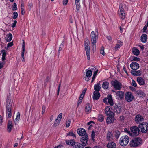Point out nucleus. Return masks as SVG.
<instances>
[{
    "label": "nucleus",
    "instance_id": "nucleus-20",
    "mask_svg": "<svg viewBox=\"0 0 148 148\" xmlns=\"http://www.w3.org/2000/svg\"><path fill=\"white\" fill-rule=\"evenodd\" d=\"M107 145L108 148H116V144L114 141H109Z\"/></svg>",
    "mask_w": 148,
    "mask_h": 148
},
{
    "label": "nucleus",
    "instance_id": "nucleus-47",
    "mask_svg": "<svg viewBox=\"0 0 148 148\" xmlns=\"http://www.w3.org/2000/svg\"><path fill=\"white\" fill-rule=\"evenodd\" d=\"M75 5H76V9L77 11H79L80 8L79 2L75 3Z\"/></svg>",
    "mask_w": 148,
    "mask_h": 148
},
{
    "label": "nucleus",
    "instance_id": "nucleus-56",
    "mask_svg": "<svg viewBox=\"0 0 148 148\" xmlns=\"http://www.w3.org/2000/svg\"><path fill=\"white\" fill-rule=\"evenodd\" d=\"M61 82H62L61 81H60V82H59V84L58 86V91H57V95H58L59 94V92L60 89V87L61 85Z\"/></svg>",
    "mask_w": 148,
    "mask_h": 148
},
{
    "label": "nucleus",
    "instance_id": "nucleus-9",
    "mask_svg": "<svg viewBox=\"0 0 148 148\" xmlns=\"http://www.w3.org/2000/svg\"><path fill=\"white\" fill-rule=\"evenodd\" d=\"M144 120L143 117L140 114L136 115L135 118V121L137 124H140L142 122H144Z\"/></svg>",
    "mask_w": 148,
    "mask_h": 148
},
{
    "label": "nucleus",
    "instance_id": "nucleus-19",
    "mask_svg": "<svg viewBox=\"0 0 148 148\" xmlns=\"http://www.w3.org/2000/svg\"><path fill=\"white\" fill-rule=\"evenodd\" d=\"M13 127V125L12 124V121L10 120H8L7 124V130L9 133H10L11 132Z\"/></svg>",
    "mask_w": 148,
    "mask_h": 148
},
{
    "label": "nucleus",
    "instance_id": "nucleus-21",
    "mask_svg": "<svg viewBox=\"0 0 148 148\" xmlns=\"http://www.w3.org/2000/svg\"><path fill=\"white\" fill-rule=\"evenodd\" d=\"M110 108L111 107L110 106H107L106 107L105 109V112L107 115L114 113L112 111L110 110Z\"/></svg>",
    "mask_w": 148,
    "mask_h": 148
},
{
    "label": "nucleus",
    "instance_id": "nucleus-22",
    "mask_svg": "<svg viewBox=\"0 0 148 148\" xmlns=\"http://www.w3.org/2000/svg\"><path fill=\"white\" fill-rule=\"evenodd\" d=\"M89 41L88 39H87L84 41L85 49L86 51H90V46L88 45Z\"/></svg>",
    "mask_w": 148,
    "mask_h": 148
},
{
    "label": "nucleus",
    "instance_id": "nucleus-16",
    "mask_svg": "<svg viewBox=\"0 0 148 148\" xmlns=\"http://www.w3.org/2000/svg\"><path fill=\"white\" fill-rule=\"evenodd\" d=\"M130 73L132 75L135 76H140L142 74V71L140 70H131Z\"/></svg>",
    "mask_w": 148,
    "mask_h": 148
},
{
    "label": "nucleus",
    "instance_id": "nucleus-46",
    "mask_svg": "<svg viewBox=\"0 0 148 148\" xmlns=\"http://www.w3.org/2000/svg\"><path fill=\"white\" fill-rule=\"evenodd\" d=\"M6 54V52H4V53L3 52V53H2V56L1 58L2 61H4L5 60Z\"/></svg>",
    "mask_w": 148,
    "mask_h": 148
},
{
    "label": "nucleus",
    "instance_id": "nucleus-26",
    "mask_svg": "<svg viewBox=\"0 0 148 148\" xmlns=\"http://www.w3.org/2000/svg\"><path fill=\"white\" fill-rule=\"evenodd\" d=\"M113 136V134H112L111 132L109 131H108L107 134V138L108 140L110 141L112 140Z\"/></svg>",
    "mask_w": 148,
    "mask_h": 148
},
{
    "label": "nucleus",
    "instance_id": "nucleus-36",
    "mask_svg": "<svg viewBox=\"0 0 148 148\" xmlns=\"http://www.w3.org/2000/svg\"><path fill=\"white\" fill-rule=\"evenodd\" d=\"M92 73V71L91 70L87 69L86 74V76L88 77H90L91 76Z\"/></svg>",
    "mask_w": 148,
    "mask_h": 148
},
{
    "label": "nucleus",
    "instance_id": "nucleus-23",
    "mask_svg": "<svg viewBox=\"0 0 148 148\" xmlns=\"http://www.w3.org/2000/svg\"><path fill=\"white\" fill-rule=\"evenodd\" d=\"M100 96L99 92H94L93 93V100H97L99 99Z\"/></svg>",
    "mask_w": 148,
    "mask_h": 148
},
{
    "label": "nucleus",
    "instance_id": "nucleus-52",
    "mask_svg": "<svg viewBox=\"0 0 148 148\" xmlns=\"http://www.w3.org/2000/svg\"><path fill=\"white\" fill-rule=\"evenodd\" d=\"M20 114L19 112H18L16 116V117L15 119V122L17 121H18L19 119L20 118Z\"/></svg>",
    "mask_w": 148,
    "mask_h": 148
},
{
    "label": "nucleus",
    "instance_id": "nucleus-3",
    "mask_svg": "<svg viewBox=\"0 0 148 148\" xmlns=\"http://www.w3.org/2000/svg\"><path fill=\"white\" fill-rule=\"evenodd\" d=\"M91 40L92 42V47L93 50L94 48H96V43L98 39V35L96 34V33L94 31H92L91 34Z\"/></svg>",
    "mask_w": 148,
    "mask_h": 148
},
{
    "label": "nucleus",
    "instance_id": "nucleus-1",
    "mask_svg": "<svg viewBox=\"0 0 148 148\" xmlns=\"http://www.w3.org/2000/svg\"><path fill=\"white\" fill-rule=\"evenodd\" d=\"M141 138L138 137L134 138L131 140L130 143V145L132 147H136L142 144Z\"/></svg>",
    "mask_w": 148,
    "mask_h": 148
},
{
    "label": "nucleus",
    "instance_id": "nucleus-43",
    "mask_svg": "<svg viewBox=\"0 0 148 148\" xmlns=\"http://www.w3.org/2000/svg\"><path fill=\"white\" fill-rule=\"evenodd\" d=\"M62 116V113H60L59 115L58 116L57 119H56V120H58V121H60Z\"/></svg>",
    "mask_w": 148,
    "mask_h": 148
},
{
    "label": "nucleus",
    "instance_id": "nucleus-25",
    "mask_svg": "<svg viewBox=\"0 0 148 148\" xmlns=\"http://www.w3.org/2000/svg\"><path fill=\"white\" fill-rule=\"evenodd\" d=\"M108 97V103L111 106H113L114 105V103L111 94H108L107 95Z\"/></svg>",
    "mask_w": 148,
    "mask_h": 148
},
{
    "label": "nucleus",
    "instance_id": "nucleus-57",
    "mask_svg": "<svg viewBox=\"0 0 148 148\" xmlns=\"http://www.w3.org/2000/svg\"><path fill=\"white\" fill-rule=\"evenodd\" d=\"M132 85L134 87H136L137 84L135 81L134 80H132Z\"/></svg>",
    "mask_w": 148,
    "mask_h": 148
},
{
    "label": "nucleus",
    "instance_id": "nucleus-55",
    "mask_svg": "<svg viewBox=\"0 0 148 148\" xmlns=\"http://www.w3.org/2000/svg\"><path fill=\"white\" fill-rule=\"evenodd\" d=\"M71 123V120L70 119H69L68 120V121L67 122H66V127L67 128L69 127Z\"/></svg>",
    "mask_w": 148,
    "mask_h": 148
},
{
    "label": "nucleus",
    "instance_id": "nucleus-24",
    "mask_svg": "<svg viewBox=\"0 0 148 148\" xmlns=\"http://www.w3.org/2000/svg\"><path fill=\"white\" fill-rule=\"evenodd\" d=\"M137 81L140 85H144L145 83L143 79L141 77H138L137 78Z\"/></svg>",
    "mask_w": 148,
    "mask_h": 148
},
{
    "label": "nucleus",
    "instance_id": "nucleus-48",
    "mask_svg": "<svg viewBox=\"0 0 148 148\" xmlns=\"http://www.w3.org/2000/svg\"><path fill=\"white\" fill-rule=\"evenodd\" d=\"M95 132L93 131L92 132L91 135V138L92 139V140L94 141L95 140Z\"/></svg>",
    "mask_w": 148,
    "mask_h": 148
},
{
    "label": "nucleus",
    "instance_id": "nucleus-64",
    "mask_svg": "<svg viewBox=\"0 0 148 148\" xmlns=\"http://www.w3.org/2000/svg\"><path fill=\"white\" fill-rule=\"evenodd\" d=\"M130 88L132 91H135L136 90V88L130 86Z\"/></svg>",
    "mask_w": 148,
    "mask_h": 148
},
{
    "label": "nucleus",
    "instance_id": "nucleus-14",
    "mask_svg": "<svg viewBox=\"0 0 148 148\" xmlns=\"http://www.w3.org/2000/svg\"><path fill=\"white\" fill-rule=\"evenodd\" d=\"M130 67L132 70H137L138 69L139 67V65L138 63L136 62H132L130 64Z\"/></svg>",
    "mask_w": 148,
    "mask_h": 148
},
{
    "label": "nucleus",
    "instance_id": "nucleus-10",
    "mask_svg": "<svg viewBox=\"0 0 148 148\" xmlns=\"http://www.w3.org/2000/svg\"><path fill=\"white\" fill-rule=\"evenodd\" d=\"M111 109L114 111V112L116 113L117 114H120L122 111L121 106H118L116 104L114 105L113 106L111 107Z\"/></svg>",
    "mask_w": 148,
    "mask_h": 148
},
{
    "label": "nucleus",
    "instance_id": "nucleus-12",
    "mask_svg": "<svg viewBox=\"0 0 148 148\" xmlns=\"http://www.w3.org/2000/svg\"><path fill=\"white\" fill-rule=\"evenodd\" d=\"M125 98L128 102H130L133 100L134 96L132 93L128 92L125 94Z\"/></svg>",
    "mask_w": 148,
    "mask_h": 148
},
{
    "label": "nucleus",
    "instance_id": "nucleus-18",
    "mask_svg": "<svg viewBox=\"0 0 148 148\" xmlns=\"http://www.w3.org/2000/svg\"><path fill=\"white\" fill-rule=\"evenodd\" d=\"M92 106L89 103H87L85 106V112L87 114L90 113L92 109Z\"/></svg>",
    "mask_w": 148,
    "mask_h": 148
},
{
    "label": "nucleus",
    "instance_id": "nucleus-4",
    "mask_svg": "<svg viewBox=\"0 0 148 148\" xmlns=\"http://www.w3.org/2000/svg\"><path fill=\"white\" fill-rule=\"evenodd\" d=\"M129 138L128 136L125 135L121 137L120 140V144L122 146H125L129 141Z\"/></svg>",
    "mask_w": 148,
    "mask_h": 148
},
{
    "label": "nucleus",
    "instance_id": "nucleus-53",
    "mask_svg": "<svg viewBox=\"0 0 148 148\" xmlns=\"http://www.w3.org/2000/svg\"><path fill=\"white\" fill-rule=\"evenodd\" d=\"M58 120H56V119L55 120L54 123L53 124V126L56 127L59 124L60 121H57Z\"/></svg>",
    "mask_w": 148,
    "mask_h": 148
},
{
    "label": "nucleus",
    "instance_id": "nucleus-13",
    "mask_svg": "<svg viewBox=\"0 0 148 148\" xmlns=\"http://www.w3.org/2000/svg\"><path fill=\"white\" fill-rule=\"evenodd\" d=\"M113 92H115L116 94V98L118 100H121L123 98L124 96V93L122 91L115 92L114 90H112Z\"/></svg>",
    "mask_w": 148,
    "mask_h": 148
},
{
    "label": "nucleus",
    "instance_id": "nucleus-42",
    "mask_svg": "<svg viewBox=\"0 0 148 148\" xmlns=\"http://www.w3.org/2000/svg\"><path fill=\"white\" fill-rule=\"evenodd\" d=\"M49 76H48L47 78H46V79L44 81V86L45 87L46 86H47V83H48L49 81Z\"/></svg>",
    "mask_w": 148,
    "mask_h": 148
},
{
    "label": "nucleus",
    "instance_id": "nucleus-63",
    "mask_svg": "<svg viewBox=\"0 0 148 148\" xmlns=\"http://www.w3.org/2000/svg\"><path fill=\"white\" fill-rule=\"evenodd\" d=\"M107 100H108V97L107 98H105L103 99V101L104 103H108V101H107Z\"/></svg>",
    "mask_w": 148,
    "mask_h": 148
},
{
    "label": "nucleus",
    "instance_id": "nucleus-8",
    "mask_svg": "<svg viewBox=\"0 0 148 148\" xmlns=\"http://www.w3.org/2000/svg\"><path fill=\"white\" fill-rule=\"evenodd\" d=\"M139 128L138 126H135L131 127L130 130L132 134L135 136H138L140 134V131Z\"/></svg>",
    "mask_w": 148,
    "mask_h": 148
},
{
    "label": "nucleus",
    "instance_id": "nucleus-59",
    "mask_svg": "<svg viewBox=\"0 0 148 148\" xmlns=\"http://www.w3.org/2000/svg\"><path fill=\"white\" fill-rule=\"evenodd\" d=\"M82 99H80V98H79V99L78 101V102H77V107H78L79 105L81 103H82Z\"/></svg>",
    "mask_w": 148,
    "mask_h": 148
},
{
    "label": "nucleus",
    "instance_id": "nucleus-35",
    "mask_svg": "<svg viewBox=\"0 0 148 148\" xmlns=\"http://www.w3.org/2000/svg\"><path fill=\"white\" fill-rule=\"evenodd\" d=\"M84 146L82 144L78 142H76L75 145L73 147L75 148H84Z\"/></svg>",
    "mask_w": 148,
    "mask_h": 148
},
{
    "label": "nucleus",
    "instance_id": "nucleus-62",
    "mask_svg": "<svg viewBox=\"0 0 148 148\" xmlns=\"http://www.w3.org/2000/svg\"><path fill=\"white\" fill-rule=\"evenodd\" d=\"M106 38L107 39L110 41H112V38L110 36H106Z\"/></svg>",
    "mask_w": 148,
    "mask_h": 148
},
{
    "label": "nucleus",
    "instance_id": "nucleus-6",
    "mask_svg": "<svg viewBox=\"0 0 148 148\" xmlns=\"http://www.w3.org/2000/svg\"><path fill=\"white\" fill-rule=\"evenodd\" d=\"M118 12V14L121 19L122 20L124 19L125 16V13L122 5H119Z\"/></svg>",
    "mask_w": 148,
    "mask_h": 148
},
{
    "label": "nucleus",
    "instance_id": "nucleus-37",
    "mask_svg": "<svg viewBox=\"0 0 148 148\" xmlns=\"http://www.w3.org/2000/svg\"><path fill=\"white\" fill-rule=\"evenodd\" d=\"M25 42L24 41L22 44V52H21V56H23L25 50Z\"/></svg>",
    "mask_w": 148,
    "mask_h": 148
},
{
    "label": "nucleus",
    "instance_id": "nucleus-41",
    "mask_svg": "<svg viewBox=\"0 0 148 148\" xmlns=\"http://www.w3.org/2000/svg\"><path fill=\"white\" fill-rule=\"evenodd\" d=\"M104 116L102 114H101L99 115L98 120L99 121L102 122L104 120Z\"/></svg>",
    "mask_w": 148,
    "mask_h": 148
},
{
    "label": "nucleus",
    "instance_id": "nucleus-34",
    "mask_svg": "<svg viewBox=\"0 0 148 148\" xmlns=\"http://www.w3.org/2000/svg\"><path fill=\"white\" fill-rule=\"evenodd\" d=\"M109 82L107 81L104 82L102 86V87L104 89H107L108 88Z\"/></svg>",
    "mask_w": 148,
    "mask_h": 148
},
{
    "label": "nucleus",
    "instance_id": "nucleus-54",
    "mask_svg": "<svg viewBox=\"0 0 148 148\" xmlns=\"http://www.w3.org/2000/svg\"><path fill=\"white\" fill-rule=\"evenodd\" d=\"M13 45V41L11 42L8 43L7 44V48H6V49H7L8 48L12 47V46Z\"/></svg>",
    "mask_w": 148,
    "mask_h": 148
},
{
    "label": "nucleus",
    "instance_id": "nucleus-32",
    "mask_svg": "<svg viewBox=\"0 0 148 148\" xmlns=\"http://www.w3.org/2000/svg\"><path fill=\"white\" fill-rule=\"evenodd\" d=\"M118 43H120V44H116V45L114 47L115 50L116 51L118 50L119 48L123 45V42H121V41L119 40L118 41Z\"/></svg>",
    "mask_w": 148,
    "mask_h": 148
},
{
    "label": "nucleus",
    "instance_id": "nucleus-40",
    "mask_svg": "<svg viewBox=\"0 0 148 148\" xmlns=\"http://www.w3.org/2000/svg\"><path fill=\"white\" fill-rule=\"evenodd\" d=\"M64 41L63 40L61 44L60 45V47H59V49H58V53H59L62 50V48L63 47L64 45Z\"/></svg>",
    "mask_w": 148,
    "mask_h": 148
},
{
    "label": "nucleus",
    "instance_id": "nucleus-11",
    "mask_svg": "<svg viewBox=\"0 0 148 148\" xmlns=\"http://www.w3.org/2000/svg\"><path fill=\"white\" fill-rule=\"evenodd\" d=\"M107 116L108 117L107 118L106 122L108 124H110L114 122L115 119L114 113Z\"/></svg>",
    "mask_w": 148,
    "mask_h": 148
},
{
    "label": "nucleus",
    "instance_id": "nucleus-31",
    "mask_svg": "<svg viewBox=\"0 0 148 148\" xmlns=\"http://www.w3.org/2000/svg\"><path fill=\"white\" fill-rule=\"evenodd\" d=\"M147 36L145 34H143L141 37V41L142 42L145 43L147 42Z\"/></svg>",
    "mask_w": 148,
    "mask_h": 148
},
{
    "label": "nucleus",
    "instance_id": "nucleus-44",
    "mask_svg": "<svg viewBox=\"0 0 148 148\" xmlns=\"http://www.w3.org/2000/svg\"><path fill=\"white\" fill-rule=\"evenodd\" d=\"M140 58L134 56L131 61H140Z\"/></svg>",
    "mask_w": 148,
    "mask_h": 148
},
{
    "label": "nucleus",
    "instance_id": "nucleus-2",
    "mask_svg": "<svg viewBox=\"0 0 148 148\" xmlns=\"http://www.w3.org/2000/svg\"><path fill=\"white\" fill-rule=\"evenodd\" d=\"M6 113L8 118H10L12 116V103L11 101H6Z\"/></svg>",
    "mask_w": 148,
    "mask_h": 148
},
{
    "label": "nucleus",
    "instance_id": "nucleus-60",
    "mask_svg": "<svg viewBox=\"0 0 148 148\" xmlns=\"http://www.w3.org/2000/svg\"><path fill=\"white\" fill-rule=\"evenodd\" d=\"M68 0H63V4L64 5H66L68 3Z\"/></svg>",
    "mask_w": 148,
    "mask_h": 148
},
{
    "label": "nucleus",
    "instance_id": "nucleus-5",
    "mask_svg": "<svg viewBox=\"0 0 148 148\" xmlns=\"http://www.w3.org/2000/svg\"><path fill=\"white\" fill-rule=\"evenodd\" d=\"M111 84L116 90H120L122 88L121 84L116 79L112 81Z\"/></svg>",
    "mask_w": 148,
    "mask_h": 148
},
{
    "label": "nucleus",
    "instance_id": "nucleus-61",
    "mask_svg": "<svg viewBox=\"0 0 148 148\" xmlns=\"http://www.w3.org/2000/svg\"><path fill=\"white\" fill-rule=\"evenodd\" d=\"M28 4H29V5H28L29 7L30 8V10H31V8L33 7L32 3V2H29L28 3Z\"/></svg>",
    "mask_w": 148,
    "mask_h": 148
},
{
    "label": "nucleus",
    "instance_id": "nucleus-50",
    "mask_svg": "<svg viewBox=\"0 0 148 148\" xmlns=\"http://www.w3.org/2000/svg\"><path fill=\"white\" fill-rule=\"evenodd\" d=\"M104 50V48L103 46H102L100 49V53L103 56H104L105 54Z\"/></svg>",
    "mask_w": 148,
    "mask_h": 148
},
{
    "label": "nucleus",
    "instance_id": "nucleus-15",
    "mask_svg": "<svg viewBox=\"0 0 148 148\" xmlns=\"http://www.w3.org/2000/svg\"><path fill=\"white\" fill-rule=\"evenodd\" d=\"M77 132L78 135L82 137L84 136L86 134H87L86 133L85 130L83 128H79L77 130Z\"/></svg>",
    "mask_w": 148,
    "mask_h": 148
},
{
    "label": "nucleus",
    "instance_id": "nucleus-38",
    "mask_svg": "<svg viewBox=\"0 0 148 148\" xmlns=\"http://www.w3.org/2000/svg\"><path fill=\"white\" fill-rule=\"evenodd\" d=\"M98 71L99 70L98 69H97L96 71L94 72L93 76L91 81V83H92L95 80Z\"/></svg>",
    "mask_w": 148,
    "mask_h": 148
},
{
    "label": "nucleus",
    "instance_id": "nucleus-27",
    "mask_svg": "<svg viewBox=\"0 0 148 148\" xmlns=\"http://www.w3.org/2000/svg\"><path fill=\"white\" fill-rule=\"evenodd\" d=\"M136 92L138 95H139L140 97L142 98L144 97L146 95V94L144 92L140 90H138L136 91Z\"/></svg>",
    "mask_w": 148,
    "mask_h": 148
},
{
    "label": "nucleus",
    "instance_id": "nucleus-17",
    "mask_svg": "<svg viewBox=\"0 0 148 148\" xmlns=\"http://www.w3.org/2000/svg\"><path fill=\"white\" fill-rule=\"evenodd\" d=\"M66 143L68 145L71 146L73 147L75 145L76 143L75 141V140L73 139H72L70 140H65Z\"/></svg>",
    "mask_w": 148,
    "mask_h": 148
},
{
    "label": "nucleus",
    "instance_id": "nucleus-58",
    "mask_svg": "<svg viewBox=\"0 0 148 148\" xmlns=\"http://www.w3.org/2000/svg\"><path fill=\"white\" fill-rule=\"evenodd\" d=\"M45 108H46V107H45V106L44 105H43L42 106V114H43L45 112Z\"/></svg>",
    "mask_w": 148,
    "mask_h": 148
},
{
    "label": "nucleus",
    "instance_id": "nucleus-30",
    "mask_svg": "<svg viewBox=\"0 0 148 148\" xmlns=\"http://www.w3.org/2000/svg\"><path fill=\"white\" fill-rule=\"evenodd\" d=\"M7 38H6L5 40L6 42H10L12 40V35L11 33H10L6 35Z\"/></svg>",
    "mask_w": 148,
    "mask_h": 148
},
{
    "label": "nucleus",
    "instance_id": "nucleus-45",
    "mask_svg": "<svg viewBox=\"0 0 148 148\" xmlns=\"http://www.w3.org/2000/svg\"><path fill=\"white\" fill-rule=\"evenodd\" d=\"M13 14L14 16H13L12 18L14 19H16L18 16V14L17 12H14L13 13Z\"/></svg>",
    "mask_w": 148,
    "mask_h": 148
},
{
    "label": "nucleus",
    "instance_id": "nucleus-29",
    "mask_svg": "<svg viewBox=\"0 0 148 148\" xmlns=\"http://www.w3.org/2000/svg\"><path fill=\"white\" fill-rule=\"evenodd\" d=\"M132 51L133 54L136 56H138L140 53L139 50L136 47L133 48Z\"/></svg>",
    "mask_w": 148,
    "mask_h": 148
},
{
    "label": "nucleus",
    "instance_id": "nucleus-39",
    "mask_svg": "<svg viewBox=\"0 0 148 148\" xmlns=\"http://www.w3.org/2000/svg\"><path fill=\"white\" fill-rule=\"evenodd\" d=\"M115 136L116 138L117 139L119 137L121 133L120 131L118 130H116L115 131Z\"/></svg>",
    "mask_w": 148,
    "mask_h": 148
},
{
    "label": "nucleus",
    "instance_id": "nucleus-33",
    "mask_svg": "<svg viewBox=\"0 0 148 148\" xmlns=\"http://www.w3.org/2000/svg\"><path fill=\"white\" fill-rule=\"evenodd\" d=\"M72 136L73 138H76V136L74 132V130H71L67 134L66 136Z\"/></svg>",
    "mask_w": 148,
    "mask_h": 148
},
{
    "label": "nucleus",
    "instance_id": "nucleus-7",
    "mask_svg": "<svg viewBox=\"0 0 148 148\" xmlns=\"http://www.w3.org/2000/svg\"><path fill=\"white\" fill-rule=\"evenodd\" d=\"M89 140L88 137V134H86L84 136L80 138V141L81 144L85 146L88 144Z\"/></svg>",
    "mask_w": 148,
    "mask_h": 148
},
{
    "label": "nucleus",
    "instance_id": "nucleus-28",
    "mask_svg": "<svg viewBox=\"0 0 148 148\" xmlns=\"http://www.w3.org/2000/svg\"><path fill=\"white\" fill-rule=\"evenodd\" d=\"M99 82L95 84L94 86V89L95 90L94 92H99L101 89L100 84Z\"/></svg>",
    "mask_w": 148,
    "mask_h": 148
},
{
    "label": "nucleus",
    "instance_id": "nucleus-49",
    "mask_svg": "<svg viewBox=\"0 0 148 148\" xmlns=\"http://www.w3.org/2000/svg\"><path fill=\"white\" fill-rule=\"evenodd\" d=\"M17 5L16 3H14L12 5V10L14 11L17 10Z\"/></svg>",
    "mask_w": 148,
    "mask_h": 148
},
{
    "label": "nucleus",
    "instance_id": "nucleus-51",
    "mask_svg": "<svg viewBox=\"0 0 148 148\" xmlns=\"http://www.w3.org/2000/svg\"><path fill=\"white\" fill-rule=\"evenodd\" d=\"M124 130L126 132L128 133L130 136H132V133L130 131L128 130L127 128H125L124 129Z\"/></svg>",
    "mask_w": 148,
    "mask_h": 148
}]
</instances>
